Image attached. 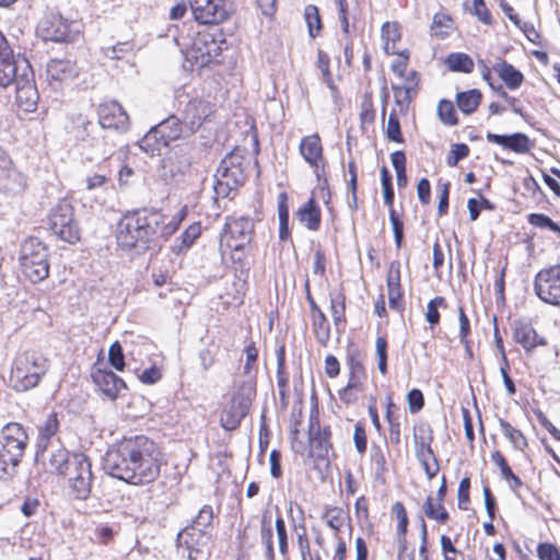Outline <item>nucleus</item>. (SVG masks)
Segmentation results:
<instances>
[{
    "label": "nucleus",
    "mask_w": 560,
    "mask_h": 560,
    "mask_svg": "<svg viewBox=\"0 0 560 560\" xmlns=\"http://www.w3.org/2000/svg\"><path fill=\"white\" fill-rule=\"evenodd\" d=\"M104 469L130 485L151 483L161 472V451L144 435L124 438L106 452Z\"/></svg>",
    "instance_id": "f257e3e1"
},
{
    "label": "nucleus",
    "mask_w": 560,
    "mask_h": 560,
    "mask_svg": "<svg viewBox=\"0 0 560 560\" xmlns=\"http://www.w3.org/2000/svg\"><path fill=\"white\" fill-rule=\"evenodd\" d=\"M176 225L156 210H137L126 213L117 224L116 238L120 247L141 253L150 248L159 237H168Z\"/></svg>",
    "instance_id": "f03ea898"
},
{
    "label": "nucleus",
    "mask_w": 560,
    "mask_h": 560,
    "mask_svg": "<svg viewBox=\"0 0 560 560\" xmlns=\"http://www.w3.org/2000/svg\"><path fill=\"white\" fill-rule=\"evenodd\" d=\"M28 436L18 422H10L1 430L0 440V479L9 480L16 474V468L24 455Z\"/></svg>",
    "instance_id": "7ed1b4c3"
},
{
    "label": "nucleus",
    "mask_w": 560,
    "mask_h": 560,
    "mask_svg": "<svg viewBox=\"0 0 560 560\" xmlns=\"http://www.w3.org/2000/svg\"><path fill=\"white\" fill-rule=\"evenodd\" d=\"M48 369L46 357L36 351H25L13 361L10 385L16 392L30 390L38 385Z\"/></svg>",
    "instance_id": "20e7f679"
},
{
    "label": "nucleus",
    "mask_w": 560,
    "mask_h": 560,
    "mask_svg": "<svg viewBox=\"0 0 560 560\" xmlns=\"http://www.w3.org/2000/svg\"><path fill=\"white\" fill-rule=\"evenodd\" d=\"M213 511L210 505H205L199 510L194 520V525L185 527L177 535V552L187 560H205L206 553L203 528L211 524Z\"/></svg>",
    "instance_id": "39448f33"
},
{
    "label": "nucleus",
    "mask_w": 560,
    "mask_h": 560,
    "mask_svg": "<svg viewBox=\"0 0 560 560\" xmlns=\"http://www.w3.org/2000/svg\"><path fill=\"white\" fill-rule=\"evenodd\" d=\"M48 249L36 237H27L20 249V268L33 283L42 282L49 276Z\"/></svg>",
    "instance_id": "423d86ee"
},
{
    "label": "nucleus",
    "mask_w": 560,
    "mask_h": 560,
    "mask_svg": "<svg viewBox=\"0 0 560 560\" xmlns=\"http://www.w3.org/2000/svg\"><path fill=\"white\" fill-rule=\"evenodd\" d=\"M213 189L219 198L232 199L237 188L245 182L243 158L236 153L228 154L219 164L214 174Z\"/></svg>",
    "instance_id": "0eeeda50"
},
{
    "label": "nucleus",
    "mask_w": 560,
    "mask_h": 560,
    "mask_svg": "<svg viewBox=\"0 0 560 560\" xmlns=\"http://www.w3.org/2000/svg\"><path fill=\"white\" fill-rule=\"evenodd\" d=\"M225 44L221 32H198L189 45H185L183 52L186 60L198 67H206L222 52V45Z\"/></svg>",
    "instance_id": "6e6552de"
},
{
    "label": "nucleus",
    "mask_w": 560,
    "mask_h": 560,
    "mask_svg": "<svg viewBox=\"0 0 560 560\" xmlns=\"http://www.w3.org/2000/svg\"><path fill=\"white\" fill-rule=\"evenodd\" d=\"M187 135L183 118L175 115L152 127L139 141V147L144 152L154 155L160 153L162 148L168 145L170 141L176 140Z\"/></svg>",
    "instance_id": "1a4fd4ad"
},
{
    "label": "nucleus",
    "mask_w": 560,
    "mask_h": 560,
    "mask_svg": "<svg viewBox=\"0 0 560 560\" xmlns=\"http://www.w3.org/2000/svg\"><path fill=\"white\" fill-rule=\"evenodd\" d=\"M255 395L256 383L253 380H245L237 385L220 417L223 429L232 431L240 425L242 419L248 413Z\"/></svg>",
    "instance_id": "9d476101"
},
{
    "label": "nucleus",
    "mask_w": 560,
    "mask_h": 560,
    "mask_svg": "<svg viewBox=\"0 0 560 560\" xmlns=\"http://www.w3.org/2000/svg\"><path fill=\"white\" fill-rule=\"evenodd\" d=\"M71 495L77 500H86L92 490L93 472L90 458L83 453H72V458L62 474Z\"/></svg>",
    "instance_id": "9b49d317"
},
{
    "label": "nucleus",
    "mask_w": 560,
    "mask_h": 560,
    "mask_svg": "<svg viewBox=\"0 0 560 560\" xmlns=\"http://www.w3.org/2000/svg\"><path fill=\"white\" fill-rule=\"evenodd\" d=\"M48 220L50 230L60 240L71 244L80 240V228L74 219L70 201L60 200L51 209Z\"/></svg>",
    "instance_id": "f8f14e48"
},
{
    "label": "nucleus",
    "mask_w": 560,
    "mask_h": 560,
    "mask_svg": "<svg viewBox=\"0 0 560 560\" xmlns=\"http://www.w3.org/2000/svg\"><path fill=\"white\" fill-rule=\"evenodd\" d=\"M254 234V221L248 217L226 218L224 231L221 235L220 247L234 252L242 250L250 243Z\"/></svg>",
    "instance_id": "ddd939ff"
},
{
    "label": "nucleus",
    "mask_w": 560,
    "mask_h": 560,
    "mask_svg": "<svg viewBox=\"0 0 560 560\" xmlns=\"http://www.w3.org/2000/svg\"><path fill=\"white\" fill-rule=\"evenodd\" d=\"M534 291L546 304L560 307V265L539 270L535 276Z\"/></svg>",
    "instance_id": "4468645a"
},
{
    "label": "nucleus",
    "mask_w": 560,
    "mask_h": 560,
    "mask_svg": "<svg viewBox=\"0 0 560 560\" xmlns=\"http://www.w3.org/2000/svg\"><path fill=\"white\" fill-rule=\"evenodd\" d=\"M71 458L72 454L59 444H38L35 455L36 464L42 465L44 470L61 476Z\"/></svg>",
    "instance_id": "2eb2a0df"
},
{
    "label": "nucleus",
    "mask_w": 560,
    "mask_h": 560,
    "mask_svg": "<svg viewBox=\"0 0 560 560\" xmlns=\"http://www.w3.org/2000/svg\"><path fill=\"white\" fill-rule=\"evenodd\" d=\"M23 72L13 83L16 86L15 101L25 113H33L37 108L39 94L34 81V73L30 65L22 62Z\"/></svg>",
    "instance_id": "dca6fc26"
},
{
    "label": "nucleus",
    "mask_w": 560,
    "mask_h": 560,
    "mask_svg": "<svg viewBox=\"0 0 560 560\" xmlns=\"http://www.w3.org/2000/svg\"><path fill=\"white\" fill-rule=\"evenodd\" d=\"M194 18L201 24H219L230 14L228 0H188Z\"/></svg>",
    "instance_id": "f3484780"
},
{
    "label": "nucleus",
    "mask_w": 560,
    "mask_h": 560,
    "mask_svg": "<svg viewBox=\"0 0 560 560\" xmlns=\"http://www.w3.org/2000/svg\"><path fill=\"white\" fill-rule=\"evenodd\" d=\"M22 62L30 65L25 58L13 55L11 46L0 32V86L7 88L19 79L23 72Z\"/></svg>",
    "instance_id": "a211bd4d"
},
{
    "label": "nucleus",
    "mask_w": 560,
    "mask_h": 560,
    "mask_svg": "<svg viewBox=\"0 0 560 560\" xmlns=\"http://www.w3.org/2000/svg\"><path fill=\"white\" fill-rule=\"evenodd\" d=\"M37 32L45 40L71 42L74 38L72 23L59 13L47 14L38 24Z\"/></svg>",
    "instance_id": "6ab92c4d"
},
{
    "label": "nucleus",
    "mask_w": 560,
    "mask_h": 560,
    "mask_svg": "<svg viewBox=\"0 0 560 560\" xmlns=\"http://www.w3.org/2000/svg\"><path fill=\"white\" fill-rule=\"evenodd\" d=\"M98 125L101 129H113L126 132L130 127L127 112L116 101L103 103L97 107Z\"/></svg>",
    "instance_id": "aec40b11"
},
{
    "label": "nucleus",
    "mask_w": 560,
    "mask_h": 560,
    "mask_svg": "<svg viewBox=\"0 0 560 560\" xmlns=\"http://www.w3.org/2000/svg\"><path fill=\"white\" fill-rule=\"evenodd\" d=\"M212 113L213 105L211 103L200 98L190 100L183 109L182 115L187 135L195 133Z\"/></svg>",
    "instance_id": "412c9836"
},
{
    "label": "nucleus",
    "mask_w": 560,
    "mask_h": 560,
    "mask_svg": "<svg viewBox=\"0 0 560 560\" xmlns=\"http://www.w3.org/2000/svg\"><path fill=\"white\" fill-rule=\"evenodd\" d=\"M299 151L319 179L325 167L323 145L319 136L314 133L303 137L299 145Z\"/></svg>",
    "instance_id": "4be33fe9"
},
{
    "label": "nucleus",
    "mask_w": 560,
    "mask_h": 560,
    "mask_svg": "<svg viewBox=\"0 0 560 560\" xmlns=\"http://www.w3.org/2000/svg\"><path fill=\"white\" fill-rule=\"evenodd\" d=\"M486 139L490 143H495L503 149L513 151L517 154L528 153L534 147V141L523 132H515L512 135H497L488 132L486 135Z\"/></svg>",
    "instance_id": "5701e85b"
},
{
    "label": "nucleus",
    "mask_w": 560,
    "mask_h": 560,
    "mask_svg": "<svg viewBox=\"0 0 560 560\" xmlns=\"http://www.w3.org/2000/svg\"><path fill=\"white\" fill-rule=\"evenodd\" d=\"M91 376L94 384L110 399H115L126 388L125 382L109 370L95 368Z\"/></svg>",
    "instance_id": "b1692460"
},
{
    "label": "nucleus",
    "mask_w": 560,
    "mask_h": 560,
    "mask_svg": "<svg viewBox=\"0 0 560 560\" xmlns=\"http://www.w3.org/2000/svg\"><path fill=\"white\" fill-rule=\"evenodd\" d=\"M330 429L328 427L320 428L318 423L311 420L308 430L310 452L312 456L324 458L331 450Z\"/></svg>",
    "instance_id": "393cba45"
},
{
    "label": "nucleus",
    "mask_w": 560,
    "mask_h": 560,
    "mask_svg": "<svg viewBox=\"0 0 560 560\" xmlns=\"http://www.w3.org/2000/svg\"><path fill=\"white\" fill-rule=\"evenodd\" d=\"M514 340L526 351H530L537 346L546 345L545 339L537 335L532 325L522 320L514 323Z\"/></svg>",
    "instance_id": "a878e982"
},
{
    "label": "nucleus",
    "mask_w": 560,
    "mask_h": 560,
    "mask_svg": "<svg viewBox=\"0 0 560 560\" xmlns=\"http://www.w3.org/2000/svg\"><path fill=\"white\" fill-rule=\"evenodd\" d=\"M47 78L54 81H66L77 75V67L70 60L52 59L46 67Z\"/></svg>",
    "instance_id": "bb28decb"
},
{
    "label": "nucleus",
    "mask_w": 560,
    "mask_h": 560,
    "mask_svg": "<svg viewBox=\"0 0 560 560\" xmlns=\"http://www.w3.org/2000/svg\"><path fill=\"white\" fill-rule=\"evenodd\" d=\"M493 69L510 90L518 89L524 81L523 73L505 60L497 62Z\"/></svg>",
    "instance_id": "cd10ccee"
},
{
    "label": "nucleus",
    "mask_w": 560,
    "mask_h": 560,
    "mask_svg": "<svg viewBox=\"0 0 560 560\" xmlns=\"http://www.w3.org/2000/svg\"><path fill=\"white\" fill-rule=\"evenodd\" d=\"M298 218L308 230H318L320 224V210L313 198L300 208Z\"/></svg>",
    "instance_id": "c85d7f7f"
},
{
    "label": "nucleus",
    "mask_w": 560,
    "mask_h": 560,
    "mask_svg": "<svg viewBox=\"0 0 560 560\" xmlns=\"http://www.w3.org/2000/svg\"><path fill=\"white\" fill-rule=\"evenodd\" d=\"M416 457H423V454H431V443L433 441L432 430L430 425H420L413 434Z\"/></svg>",
    "instance_id": "c756f323"
},
{
    "label": "nucleus",
    "mask_w": 560,
    "mask_h": 560,
    "mask_svg": "<svg viewBox=\"0 0 560 560\" xmlns=\"http://www.w3.org/2000/svg\"><path fill=\"white\" fill-rule=\"evenodd\" d=\"M481 93L477 89L460 92L456 95V104L465 115L472 114L481 102Z\"/></svg>",
    "instance_id": "7c9ffc66"
},
{
    "label": "nucleus",
    "mask_w": 560,
    "mask_h": 560,
    "mask_svg": "<svg viewBox=\"0 0 560 560\" xmlns=\"http://www.w3.org/2000/svg\"><path fill=\"white\" fill-rule=\"evenodd\" d=\"M445 63L451 71L471 73L474 71L472 59L464 52H452L446 57Z\"/></svg>",
    "instance_id": "2f4dec72"
},
{
    "label": "nucleus",
    "mask_w": 560,
    "mask_h": 560,
    "mask_svg": "<svg viewBox=\"0 0 560 560\" xmlns=\"http://www.w3.org/2000/svg\"><path fill=\"white\" fill-rule=\"evenodd\" d=\"M422 510L428 518L434 520L440 524H445L448 520V513L443 503L435 502L432 495L427 497Z\"/></svg>",
    "instance_id": "473e14b6"
},
{
    "label": "nucleus",
    "mask_w": 560,
    "mask_h": 560,
    "mask_svg": "<svg viewBox=\"0 0 560 560\" xmlns=\"http://www.w3.org/2000/svg\"><path fill=\"white\" fill-rule=\"evenodd\" d=\"M260 538L261 542L265 545L266 551L265 556L267 560H275V549L272 542V528L270 520H268L267 513L262 515L261 526H260Z\"/></svg>",
    "instance_id": "72a5a7b5"
},
{
    "label": "nucleus",
    "mask_w": 560,
    "mask_h": 560,
    "mask_svg": "<svg viewBox=\"0 0 560 560\" xmlns=\"http://www.w3.org/2000/svg\"><path fill=\"white\" fill-rule=\"evenodd\" d=\"M499 423L503 434L509 439L515 448L523 451L527 446L526 438L520 430L515 429L503 419H500Z\"/></svg>",
    "instance_id": "f704fd0d"
},
{
    "label": "nucleus",
    "mask_w": 560,
    "mask_h": 560,
    "mask_svg": "<svg viewBox=\"0 0 560 560\" xmlns=\"http://www.w3.org/2000/svg\"><path fill=\"white\" fill-rule=\"evenodd\" d=\"M330 298V311L331 317L336 326L345 322L346 311V298L341 292H331Z\"/></svg>",
    "instance_id": "c9c22d12"
},
{
    "label": "nucleus",
    "mask_w": 560,
    "mask_h": 560,
    "mask_svg": "<svg viewBox=\"0 0 560 560\" xmlns=\"http://www.w3.org/2000/svg\"><path fill=\"white\" fill-rule=\"evenodd\" d=\"M100 125L94 124L93 121L86 120L83 121L79 131L78 137L82 141H91V144L94 147H101L103 145V139H100L96 137V135L100 132Z\"/></svg>",
    "instance_id": "e433bc0d"
},
{
    "label": "nucleus",
    "mask_w": 560,
    "mask_h": 560,
    "mask_svg": "<svg viewBox=\"0 0 560 560\" xmlns=\"http://www.w3.org/2000/svg\"><path fill=\"white\" fill-rule=\"evenodd\" d=\"M314 334L320 345H327L330 338L329 323L323 312L314 315Z\"/></svg>",
    "instance_id": "4c0bfd02"
},
{
    "label": "nucleus",
    "mask_w": 560,
    "mask_h": 560,
    "mask_svg": "<svg viewBox=\"0 0 560 560\" xmlns=\"http://www.w3.org/2000/svg\"><path fill=\"white\" fill-rule=\"evenodd\" d=\"M59 422L56 413H49L45 419L43 425L39 427V441L38 444H51L49 442L58 431Z\"/></svg>",
    "instance_id": "58836bf2"
},
{
    "label": "nucleus",
    "mask_w": 560,
    "mask_h": 560,
    "mask_svg": "<svg viewBox=\"0 0 560 560\" xmlns=\"http://www.w3.org/2000/svg\"><path fill=\"white\" fill-rule=\"evenodd\" d=\"M395 102L400 107V110L407 109L412 96L416 94L412 84L393 85Z\"/></svg>",
    "instance_id": "ea45409f"
},
{
    "label": "nucleus",
    "mask_w": 560,
    "mask_h": 560,
    "mask_svg": "<svg viewBox=\"0 0 560 560\" xmlns=\"http://www.w3.org/2000/svg\"><path fill=\"white\" fill-rule=\"evenodd\" d=\"M305 21L308 27V34L315 38L322 30V21L316 5L308 4L304 11Z\"/></svg>",
    "instance_id": "a19ab883"
},
{
    "label": "nucleus",
    "mask_w": 560,
    "mask_h": 560,
    "mask_svg": "<svg viewBox=\"0 0 560 560\" xmlns=\"http://www.w3.org/2000/svg\"><path fill=\"white\" fill-rule=\"evenodd\" d=\"M438 115L441 121L448 126L457 125V115L451 101L442 100L438 106Z\"/></svg>",
    "instance_id": "79ce46f5"
},
{
    "label": "nucleus",
    "mask_w": 560,
    "mask_h": 560,
    "mask_svg": "<svg viewBox=\"0 0 560 560\" xmlns=\"http://www.w3.org/2000/svg\"><path fill=\"white\" fill-rule=\"evenodd\" d=\"M446 302L443 296H435L430 300L427 306L425 319L431 327L436 326L440 323L439 307H445Z\"/></svg>",
    "instance_id": "37998d69"
},
{
    "label": "nucleus",
    "mask_w": 560,
    "mask_h": 560,
    "mask_svg": "<svg viewBox=\"0 0 560 560\" xmlns=\"http://www.w3.org/2000/svg\"><path fill=\"white\" fill-rule=\"evenodd\" d=\"M102 50L106 58L119 60L122 59L125 55L131 52L132 45L128 42H122L113 46L103 47Z\"/></svg>",
    "instance_id": "c03bdc74"
},
{
    "label": "nucleus",
    "mask_w": 560,
    "mask_h": 560,
    "mask_svg": "<svg viewBox=\"0 0 560 560\" xmlns=\"http://www.w3.org/2000/svg\"><path fill=\"white\" fill-rule=\"evenodd\" d=\"M528 222L541 229H549L558 234L560 237V225L553 222L548 215L542 213H532L528 217Z\"/></svg>",
    "instance_id": "a18cd8bd"
},
{
    "label": "nucleus",
    "mask_w": 560,
    "mask_h": 560,
    "mask_svg": "<svg viewBox=\"0 0 560 560\" xmlns=\"http://www.w3.org/2000/svg\"><path fill=\"white\" fill-rule=\"evenodd\" d=\"M108 360L110 365L117 371H122L125 368V355L122 347L118 341L110 345L108 350Z\"/></svg>",
    "instance_id": "49530a36"
},
{
    "label": "nucleus",
    "mask_w": 560,
    "mask_h": 560,
    "mask_svg": "<svg viewBox=\"0 0 560 560\" xmlns=\"http://www.w3.org/2000/svg\"><path fill=\"white\" fill-rule=\"evenodd\" d=\"M387 138L397 143L402 142V135L400 129V124L397 115L393 112L388 116L387 127H386Z\"/></svg>",
    "instance_id": "de8ad7c7"
},
{
    "label": "nucleus",
    "mask_w": 560,
    "mask_h": 560,
    "mask_svg": "<svg viewBox=\"0 0 560 560\" xmlns=\"http://www.w3.org/2000/svg\"><path fill=\"white\" fill-rule=\"evenodd\" d=\"M377 368L382 374L387 373V340L384 337H377L376 342Z\"/></svg>",
    "instance_id": "09e8293b"
},
{
    "label": "nucleus",
    "mask_w": 560,
    "mask_h": 560,
    "mask_svg": "<svg viewBox=\"0 0 560 560\" xmlns=\"http://www.w3.org/2000/svg\"><path fill=\"white\" fill-rule=\"evenodd\" d=\"M469 154V148L465 143H456L452 145V150L450 155L446 159V164L450 167H454L458 164V162Z\"/></svg>",
    "instance_id": "8fccbe9b"
},
{
    "label": "nucleus",
    "mask_w": 560,
    "mask_h": 560,
    "mask_svg": "<svg viewBox=\"0 0 560 560\" xmlns=\"http://www.w3.org/2000/svg\"><path fill=\"white\" fill-rule=\"evenodd\" d=\"M245 353H246V362L243 368V373H244V375L247 376L246 380H253L255 382L254 375H253V370H254V365L258 358V351H257L256 347L253 343H250V345L246 346Z\"/></svg>",
    "instance_id": "3c124183"
},
{
    "label": "nucleus",
    "mask_w": 560,
    "mask_h": 560,
    "mask_svg": "<svg viewBox=\"0 0 560 560\" xmlns=\"http://www.w3.org/2000/svg\"><path fill=\"white\" fill-rule=\"evenodd\" d=\"M417 459L420 462L429 479H432L438 474L439 463L433 451L431 454L424 453L423 457H417Z\"/></svg>",
    "instance_id": "603ef678"
},
{
    "label": "nucleus",
    "mask_w": 560,
    "mask_h": 560,
    "mask_svg": "<svg viewBox=\"0 0 560 560\" xmlns=\"http://www.w3.org/2000/svg\"><path fill=\"white\" fill-rule=\"evenodd\" d=\"M389 221L393 228L395 245L397 248H400L404 240V223L398 218L395 209L389 211Z\"/></svg>",
    "instance_id": "864d4df0"
},
{
    "label": "nucleus",
    "mask_w": 560,
    "mask_h": 560,
    "mask_svg": "<svg viewBox=\"0 0 560 560\" xmlns=\"http://www.w3.org/2000/svg\"><path fill=\"white\" fill-rule=\"evenodd\" d=\"M275 528L278 537L279 550L281 555L285 556L288 553V534L282 516H278L276 518Z\"/></svg>",
    "instance_id": "5fc2aeb1"
},
{
    "label": "nucleus",
    "mask_w": 560,
    "mask_h": 560,
    "mask_svg": "<svg viewBox=\"0 0 560 560\" xmlns=\"http://www.w3.org/2000/svg\"><path fill=\"white\" fill-rule=\"evenodd\" d=\"M401 264L399 260H393L387 270V277H386V284L388 287H401L400 279H401Z\"/></svg>",
    "instance_id": "6e6d98bb"
},
{
    "label": "nucleus",
    "mask_w": 560,
    "mask_h": 560,
    "mask_svg": "<svg viewBox=\"0 0 560 560\" xmlns=\"http://www.w3.org/2000/svg\"><path fill=\"white\" fill-rule=\"evenodd\" d=\"M277 363H278V387L280 388V394H284V389L288 386L289 378L283 372L284 369V349L281 347L277 351Z\"/></svg>",
    "instance_id": "4d7b16f0"
},
{
    "label": "nucleus",
    "mask_w": 560,
    "mask_h": 560,
    "mask_svg": "<svg viewBox=\"0 0 560 560\" xmlns=\"http://www.w3.org/2000/svg\"><path fill=\"white\" fill-rule=\"evenodd\" d=\"M469 489L470 479L465 477L459 481L457 490L458 508L460 510H467V504L469 503Z\"/></svg>",
    "instance_id": "13d9d810"
},
{
    "label": "nucleus",
    "mask_w": 560,
    "mask_h": 560,
    "mask_svg": "<svg viewBox=\"0 0 560 560\" xmlns=\"http://www.w3.org/2000/svg\"><path fill=\"white\" fill-rule=\"evenodd\" d=\"M278 215H279V223H280L279 237H280V240L284 241L289 236V229H288L289 211H288V208L284 202L279 203Z\"/></svg>",
    "instance_id": "bf43d9fd"
},
{
    "label": "nucleus",
    "mask_w": 560,
    "mask_h": 560,
    "mask_svg": "<svg viewBox=\"0 0 560 560\" xmlns=\"http://www.w3.org/2000/svg\"><path fill=\"white\" fill-rule=\"evenodd\" d=\"M408 406L411 413L419 412L424 405V398L421 390L415 388L411 389L407 395Z\"/></svg>",
    "instance_id": "052dcab7"
},
{
    "label": "nucleus",
    "mask_w": 560,
    "mask_h": 560,
    "mask_svg": "<svg viewBox=\"0 0 560 560\" xmlns=\"http://www.w3.org/2000/svg\"><path fill=\"white\" fill-rule=\"evenodd\" d=\"M353 441L355 445V450L363 454L366 451V433L365 428L363 423L358 422L354 425V432H353Z\"/></svg>",
    "instance_id": "680f3d73"
},
{
    "label": "nucleus",
    "mask_w": 560,
    "mask_h": 560,
    "mask_svg": "<svg viewBox=\"0 0 560 560\" xmlns=\"http://www.w3.org/2000/svg\"><path fill=\"white\" fill-rule=\"evenodd\" d=\"M474 13L485 24H491V14L485 0H472Z\"/></svg>",
    "instance_id": "e2e57ef3"
},
{
    "label": "nucleus",
    "mask_w": 560,
    "mask_h": 560,
    "mask_svg": "<svg viewBox=\"0 0 560 560\" xmlns=\"http://www.w3.org/2000/svg\"><path fill=\"white\" fill-rule=\"evenodd\" d=\"M537 552L540 560H560L559 550L551 544H540Z\"/></svg>",
    "instance_id": "0e129e2a"
},
{
    "label": "nucleus",
    "mask_w": 560,
    "mask_h": 560,
    "mask_svg": "<svg viewBox=\"0 0 560 560\" xmlns=\"http://www.w3.org/2000/svg\"><path fill=\"white\" fill-rule=\"evenodd\" d=\"M491 460L494 463L498 468L500 469L501 476L503 479H506L508 477H512V469L510 468L506 459L501 454V452L495 451L491 454Z\"/></svg>",
    "instance_id": "69168bd1"
},
{
    "label": "nucleus",
    "mask_w": 560,
    "mask_h": 560,
    "mask_svg": "<svg viewBox=\"0 0 560 560\" xmlns=\"http://www.w3.org/2000/svg\"><path fill=\"white\" fill-rule=\"evenodd\" d=\"M341 510L338 508H329L325 512L326 524L334 530H339L342 520L340 517Z\"/></svg>",
    "instance_id": "338daca9"
},
{
    "label": "nucleus",
    "mask_w": 560,
    "mask_h": 560,
    "mask_svg": "<svg viewBox=\"0 0 560 560\" xmlns=\"http://www.w3.org/2000/svg\"><path fill=\"white\" fill-rule=\"evenodd\" d=\"M362 378H365L364 372L361 366H357L352 369L350 380L346 386V388L352 389L354 392H362Z\"/></svg>",
    "instance_id": "774afa93"
}]
</instances>
